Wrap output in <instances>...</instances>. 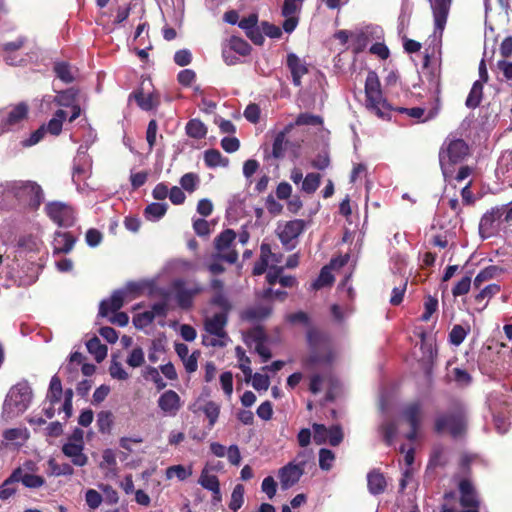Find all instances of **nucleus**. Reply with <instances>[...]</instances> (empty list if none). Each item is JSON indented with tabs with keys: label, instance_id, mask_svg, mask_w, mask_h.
<instances>
[{
	"label": "nucleus",
	"instance_id": "obj_1",
	"mask_svg": "<svg viewBox=\"0 0 512 512\" xmlns=\"http://www.w3.org/2000/svg\"><path fill=\"white\" fill-rule=\"evenodd\" d=\"M4 191L19 203L27 205L31 209H37L44 199L41 186L34 181L7 182Z\"/></svg>",
	"mask_w": 512,
	"mask_h": 512
},
{
	"label": "nucleus",
	"instance_id": "obj_2",
	"mask_svg": "<svg viewBox=\"0 0 512 512\" xmlns=\"http://www.w3.org/2000/svg\"><path fill=\"white\" fill-rule=\"evenodd\" d=\"M365 94L367 108L379 118H387L392 108L383 97L378 75L374 71H369L367 74Z\"/></svg>",
	"mask_w": 512,
	"mask_h": 512
},
{
	"label": "nucleus",
	"instance_id": "obj_3",
	"mask_svg": "<svg viewBox=\"0 0 512 512\" xmlns=\"http://www.w3.org/2000/svg\"><path fill=\"white\" fill-rule=\"evenodd\" d=\"M466 429V409L460 402H456L451 413L439 415L435 421V430L441 433L449 431L452 437H460Z\"/></svg>",
	"mask_w": 512,
	"mask_h": 512
},
{
	"label": "nucleus",
	"instance_id": "obj_4",
	"mask_svg": "<svg viewBox=\"0 0 512 512\" xmlns=\"http://www.w3.org/2000/svg\"><path fill=\"white\" fill-rule=\"evenodd\" d=\"M32 400V389L28 382H20L13 386L4 401L3 409L11 416L22 414Z\"/></svg>",
	"mask_w": 512,
	"mask_h": 512
},
{
	"label": "nucleus",
	"instance_id": "obj_5",
	"mask_svg": "<svg viewBox=\"0 0 512 512\" xmlns=\"http://www.w3.org/2000/svg\"><path fill=\"white\" fill-rule=\"evenodd\" d=\"M227 321L228 315L226 313H215L211 317H206L204 328L210 336L203 337V344L212 347H225L229 340L225 331Z\"/></svg>",
	"mask_w": 512,
	"mask_h": 512
},
{
	"label": "nucleus",
	"instance_id": "obj_6",
	"mask_svg": "<svg viewBox=\"0 0 512 512\" xmlns=\"http://www.w3.org/2000/svg\"><path fill=\"white\" fill-rule=\"evenodd\" d=\"M307 340L311 347V353L307 360L309 365H327L333 361L334 355L319 331L310 329L307 332Z\"/></svg>",
	"mask_w": 512,
	"mask_h": 512
},
{
	"label": "nucleus",
	"instance_id": "obj_7",
	"mask_svg": "<svg viewBox=\"0 0 512 512\" xmlns=\"http://www.w3.org/2000/svg\"><path fill=\"white\" fill-rule=\"evenodd\" d=\"M468 145L462 139H447L439 152V161L446 176V165L462 161L468 155Z\"/></svg>",
	"mask_w": 512,
	"mask_h": 512
},
{
	"label": "nucleus",
	"instance_id": "obj_8",
	"mask_svg": "<svg viewBox=\"0 0 512 512\" xmlns=\"http://www.w3.org/2000/svg\"><path fill=\"white\" fill-rule=\"evenodd\" d=\"M305 229V222L301 219H295L278 225L276 233L287 251L293 250L298 244V237Z\"/></svg>",
	"mask_w": 512,
	"mask_h": 512
},
{
	"label": "nucleus",
	"instance_id": "obj_9",
	"mask_svg": "<svg viewBox=\"0 0 512 512\" xmlns=\"http://www.w3.org/2000/svg\"><path fill=\"white\" fill-rule=\"evenodd\" d=\"M236 233L232 229L222 231L214 240L217 251L216 258L234 264L238 260V253L231 246L236 239Z\"/></svg>",
	"mask_w": 512,
	"mask_h": 512
},
{
	"label": "nucleus",
	"instance_id": "obj_10",
	"mask_svg": "<svg viewBox=\"0 0 512 512\" xmlns=\"http://www.w3.org/2000/svg\"><path fill=\"white\" fill-rule=\"evenodd\" d=\"M45 210L50 219L63 227H70L75 223L74 209L63 202H51L45 206Z\"/></svg>",
	"mask_w": 512,
	"mask_h": 512
},
{
	"label": "nucleus",
	"instance_id": "obj_11",
	"mask_svg": "<svg viewBox=\"0 0 512 512\" xmlns=\"http://www.w3.org/2000/svg\"><path fill=\"white\" fill-rule=\"evenodd\" d=\"M28 105L20 102L0 112V133L12 129L20 124L28 114Z\"/></svg>",
	"mask_w": 512,
	"mask_h": 512
},
{
	"label": "nucleus",
	"instance_id": "obj_12",
	"mask_svg": "<svg viewBox=\"0 0 512 512\" xmlns=\"http://www.w3.org/2000/svg\"><path fill=\"white\" fill-rule=\"evenodd\" d=\"M175 299L182 309H189L192 306L193 298L204 289L197 282L186 283L183 280L174 282Z\"/></svg>",
	"mask_w": 512,
	"mask_h": 512
},
{
	"label": "nucleus",
	"instance_id": "obj_13",
	"mask_svg": "<svg viewBox=\"0 0 512 512\" xmlns=\"http://www.w3.org/2000/svg\"><path fill=\"white\" fill-rule=\"evenodd\" d=\"M305 462L295 464L290 462L279 470L282 489L286 490L295 485L304 473Z\"/></svg>",
	"mask_w": 512,
	"mask_h": 512
},
{
	"label": "nucleus",
	"instance_id": "obj_14",
	"mask_svg": "<svg viewBox=\"0 0 512 512\" xmlns=\"http://www.w3.org/2000/svg\"><path fill=\"white\" fill-rule=\"evenodd\" d=\"M157 404L162 413L170 417L176 416L182 406L180 396L174 390H167L162 393Z\"/></svg>",
	"mask_w": 512,
	"mask_h": 512
},
{
	"label": "nucleus",
	"instance_id": "obj_15",
	"mask_svg": "<svg viewBox=\"0 0 512 512\" xmlns=\"http://www.w3.org/2000/svg\"><path fill=\"white\" fill-rule=\"evenodd\" d=\"M379 28L366 26L351 33V45L355 53L362 52L368 45L371 37L378 32Z\"/></svg>",
	"mask_w": 512,
	"mask_h": 512
},
{
	"label": "nucleus",
	"instance_id": "obj_16",
	"mask_svg": "<svg viewBox=\"0 0 512 512\" xmlns=\"http://www.w3.org/2000/svg\"><path fill=\"white\" fill-rule=\"evenodd\" d=\"M286 65L291 72L293 84L297 87L301 86L302 77L308 73L306 63L295 53H289L287 55Z\"/></svg>",
	"mask_w": 512,
	"mask_h": 512
},
{
	"label": "nucleus",
	"instance_id": "obj_17",
	"mask_svg": "<svg viewBox=\"0 0 512 512\" xmlns=\"http://www.w3.org/2000/svg\"><path fill=\"white\" fill-rule=\"evenodd\" d=\"M126 295V290L114 291L110 298L101 301L99 305V315L106 317L109 312L118 311L123 306Z\"/></svg>",
	"mask_w": 512,
	"mask_h": 512
},
{
	"label": "nucleus",
	"instance_id": "obj_18",
	"mask_svg": "<svg viewBox=\"0 0 512 512\" xmlns=\"http://www.w3.org/2000/svg\"><path fill=\"white\" fill-rule=\"evenodd\" d=\"M272 306L270 304H257L246 308L241 313V319L250 323H257L270 316Z\"/></svg>",
	"mask_w": 512,
	"mask_h": 512
},
{
	"label": "nucleus",
	"instance_id": "obj_19",
	"mask_svg": "<svg viewBox=\"0 0 512 512\" xmlns=\"http://www.w3.org/2000/svg\"><path fill=\"white\" fill-rule=\"evenodd\" d=\"M62 453L77 467H83L88 463V456L84 453V446L74 443H64Z\"/></svg>",
	"mask_w": 512,
	"mask_h": 512
},
{
	"label": "nucleus",
	"instance_id": "obj_20",
	"mask_svg": "<svg viewBox=\"0 0 512 512\" xmlns=\"http://www.w3.org/2000/svg\"><path fill=\"white\" fill-rule=\"evenodd\" d=\"M460 503L465 508H479L478 495L469 480H462L459 483Z\"/></svg>",
	"mask_w": 512,
	"mask_h": 512
},
{
	"label": "nucleus",
	"instance_id": "obj_21",
	"mask_svg": "<svg viewBox=\"0 0 512 512\" xmlns=\"http://www.w3.org/2000/svg\"><path fill=\"white\" fill-rule=\"evenodd\" d=\"M134 99L137 105L144 111L156 109L160 104V98L155 93L144 94L143 89H137L132 92L129 99Z\"/></svg>",
	"mask_w": 512,
	"mask_h": 512
},
{
	"label": "nucleus",
	"instance_id": "obj_22",
	"mask_svg": "<svg viewBox=\"0 0 512 512\" xmlns=\"http://www.w3.org/2000/svg\"><path fill=\"white\" fill-rule=\"evenodd\" d=\"M435 28L443 30L446 24L451 0H430Z\"/></svg>",
	"mask_w": 512,
	"mask_h": 512
},
{
	"label": "nucleus",
	"instance_id": "obj_23",
	"mask_svg": "<svg viewBox=\"0 0 512 512\" xmlns=\"http://www.w3.org/2000/svg\"><path fill=\"white\" fill-rule=\"evenodd\" d=\"M75 242L76 238L71 233L57 231L53 239L54 254L70 252Z\"/></svg>",
	"mask_w": 512,
	"mask_h": 512
},
{
	"label": "nucleus",
	"instance_id": "obj_24",
	"mask_svg": "<svg viewBox=\"0 0 512 512\" xmlns=\"http://www.w3.org/2000/svg\"><path fill=\"white\" fill-rule=\"evenodd\" d=\"M387 483L379 470H372L367 474V487L370 494L376 496L384 493Z\"/></svg>",
	"mask_w": 512,
	"mask_h": 512
},
{
	"label": "nucleus",
	"instance_id": "obj_25",
	"mask_svg": "<svg viewBox=\"0 0 512 512\" xmlns=\"http://www.w3.org/2000/svg\"><path fill=\"white\" fill-rule=\"evenodd\" d=\"M402 417L410 427H420L422 420V405L420 402H412L402 410Z\"/></svg>",
	"mask_w": 512,
	"mask_h": 512
},
{
	"label": "nucleus",
	"instance_id": "obj_26",
	"mask_svg": "<svg viewBox=\"0 0 512 512\" xmlns=\"http://www.w3.org/2000/svg\"><path fill=\"white\" fill-rule=\"evenodd\" d=\"M82 147L79 148L76 158L74 159V167H73V179L77 176L86 177L91 170L92 161L89 155L81 150Z\"/></svg>",
	"mask_w": 512,
	"mask_h": 512
},
{
	"label": "nucleus",
	"instance_id": "obj_27",
	"mask_svg": "<svg viewBox=\"0 0 512 512\" xmlns=\"http://www.w3.org/2000/svg\"><path fill=\"white\" fill-rule=\"evenodd\" d=\"M291 126H286L282 131L278 132L272 144L271 156L275 159L284 157L287 147L286 135L289 133Z\"/></svg>",
	"mask_w": 512,
	"mask_h": 512
},
{
	"label": "nucleus",
	"instance_id": "obj_28",
	"mask_svg": "<svg viewBox=\"0 0 512 512\" xmlns=\"http://www.w3.org/2000/svg\"><path fill=\"white\" fill-rule=\"evenodd\" d=\"M27 39L24 36L18 37L14 41L6 42L3 44L2 49L5 52L4 59L9 65H16L21 60H17L16 57L13 56V52L21 49L26 43Z\"/></svg>",
	"mask_w": 512,
	"mask_h": 512
},
{
	"label": "nucleus",
	"instance_id": "obj_29",
	"mask_svg": "<svg viewBox=\"0 0 512 512\" xmlns=\"http://www.w3.org/2000/svg\"><path fill=\"white\" fill-rule=\"evenodd\" d=\"M198 483L204 489L211 491L214 495H218V500H221L220 483L216 475L210 474L207 469H203Z\"/></svg>",
	"mask_w": 512,
	"mask_h": 512
},
{
	"label": "nucleus",
	"instance_id": "obj_30",
	"mask_svg": "<svg viewBox=\"0 0 512 512\" xmlns=\"http://www.w3.org/2000/svg\"><path fill=\"white\" fill-rule=\"evenodd\" d=\"M499 291L500 286L497 284H489L481 289L480 292L474 297V302L476 305H478L477 309L482 311L487 306L488 300L496 295Z\"/></svg>",
	"mask_w": 512,
	"mask_h": 512
},
{
	"label": "nucleus",
	"instance_id": "obj_31",
	"mask_svg": "<svg viewBox=\"0 0 512 512\" xmlns=\"http://www.w3.org/2000/svg\"><path fill=\"white\" fill-rule=\"evenodd\" d=\"M14 472H19V482H21L26 488L36 489L42 487L45 484V479L42 476L24 473L22 467H17L14 469Z\"/></svg>",
	"mask_w": 512,
	"mask_h": 512
},
{
	"label": "nucleus",
	"instance_id": "obj_32",
	"mask_svg": "<svg viewBox=\"0 0 512 512\" xmlns=\"http://www.w3.org/2000/svg\"><path fill=\"white\" fill-rule=\"evenodd\" d=\"M88 352L94 356L95 360L100 363L107 356V346L102 344L97 336L92 337L86 343Z\"/></svg>",
	"mask_w": 512,
	"mask_h": 512
},
{
	"label": "nucleus",
	"instance_id": "obj_33",
	"mask_svg": "<svg viewBox=\"0 0 512 512\" xmlns=\"http://www.w3.org/2000/svg\"><path fill=\"white\" fill-rule=\"evenodd\" d=\"M336 263L337 260H332L329 266H324L321 269L318 278L312 284L313 289L318 290L325 286H329L334 282V276L331 273V269L336 265Z\"/></svg>",
	"mask_w": 512,
	"mask_h": 512
},
{
	"label": "nucleus",
	"instance_id": "obj_34",
	"mask_svg": "<svg viewBox=\"0 0 512 512\" xmlns=\"http://www.w3.org/2000/svg\"><path fill=\"white\" fill-rule=\"evenodd\" d=\"M204 162L209 168L227 167L229 164L228 158L223 157L216 149H208L204 152Z\"/></svg>",
	"mask_w": 512,
	"mask_h": 512
},
{
	"label": "nucleus",
	"instance_id": "obj_35",
	"mask_svg": "<svg viewBox=\"0 0 512 512\" xmlns=\"http://www.w3.org/2000/svg\"><path fill=\"white\" fill-rule=\"evenodd\" d=\"M63 394L61 380L57 375L52 376L46 395V400L55 405L61 400Z\"/></svg>",
	"mask_w": 512,
	"mask_h": 512
},
{
	"label": "nucleus",
	"instance_id": "obj_36",
	"mask_svg": "<svg viewBox=\"0 0 512 512\" xmlns=\"http://www.w3.org/2000/svg\"><path fill=\"white\" fill-rule=\"evenodd\" d=\"M18 474L19 472H14L13 470L10 476L0 485L1 500H8L16 493L15 484L19 482Z\"/></svg>",
	"mask_w": 512,
	"mask_h": 512
},
{
	"label": "nucleus",
	"instance_id": "obj_37",
	"mask_svg": "<svg viewBox=\"0 0 512 512\" xmlns=\"http://www.w3.org/2000/svg\"><path fill=\"white\" fill-rule=\"evenodd\" d=\"M224 46L237 53L239 56H247L251 52V46L249 43L237 36L230 37Z\"/></svg>",
	"mask_w": 512,
	"mask_h": 512
},
{
	"label": "nucleus",
	"instance_id": "obj_38",
	"mask_svg": "<svg viewBox=\"0 0 512 512\" xmlns=\"http://www.w3.org/2000/svg\"><path fill=\"white\" fill-rule=\"evenodd\" d=\"M66 117L67 113L64 110H57L52 119H50L45 126V131L55 136L59 135L62 131V125Z\"/></svg>",
	"mask_w": 512,
	"mask_h": 512
},
{
	"label": "nucleus",
	"instance_id": "obj_39",
	"mask_svg": "<svg viewBox=\"0 0 512 512\" xmlns=\"http://www.w3.org/2000/svg\"><path fill=\"white\" fill-rule=\"evenodd\" d=\"M483 97V83L481 81H475L468 94L465 105L470 109H475L481 103Z\"/></svg>",
	"mask_w": 512,
	"mask_h": 512
},
{
	"label": "nucleus",
	"instance_id": "obj_40",
	"mask_svg": "<svg viewBox=\"0 0 512 512\" xmlns=\"http://www.w3.org/2000/svg\"><path fill=\"white\" fill-rule=\"evenodd\" d=\"M186 134L194 139H202L207 134V128L199 119H191L185 127Z\"/></svg>",
	"mask_w": 512,
	"mask_h": 512
},
{
	"label": "nucleus",
	"instance_id": "obj_41",
	"mask_svg": "<svg viewBox=\"0 0 512 512\" xmlns=\"http://www.w3.org/2000/svg\"><path fill=\"white\" fill-rule=\"evenodd\" d=\"M168 205L166 203L154 202L149 204L144 211L145 217L150 221H158L167 212Z\"/></svg>",
	"mask_w": 512,
	"mask_h": 512
},
{
	"label": "nucleus",
	"instance_id": "obj_42",
	"mask_svg": "<svg viewBox=\"0 0 512 512\" xmlns=\"http://www.w3.org/2000/svg\"><path fill=\"white\" fill-rule=\"evenodd\" d=\"M324 382H328L331 386L334 385V378L329 374L321 375V374H313L310 377L309 390L313 394H317L321 391V387Z\"/></svg>",
	"mask_w": 512,
	"mask_h": 512
},
{
	"label": "nucleus",
	"instance_id": "obj_43",
	"mask_svg": "<svg viewBox=\"0 0 512 512\" xmlns=\"http://www.w3.org/2000/svg\"><path fill=\"white\" fill-rule=\"evenodd\" d=\"M54 72L64 83H71L75 79L71 66L66 62L55 63Z\"/></svg>",
	"mask_w": 512,
	"mask_h": 512
},
{
	"label": "nucleus",
	"instance_id": "obj_44",
	"mask_svg": "<svg viewBox=\"0 0 512 512\" xmlns=\"http://www.w3.org/2000/svg\"><path fill=\"white\" fill-rule=\"evenodd\" d=\"M379 430L386 444L391 446L398 432L397 424L394 421H386L381 424Z\"/></svg>",
	"mask_w": 512,
	"mask_h": 512
},
{
	"label": "nucleus",
	"instance_id": "obj_45",
	"mask_svg": "<svg viewBox=\"0 0 512 512\" xmlns=\"http://www.w3.org/2000/svg\"><path fill=\"white\" fill-rule=\"evenodd\" d=\"M84 360V356L80 352H74L70 356V360L68 365L65 367V370L68 373V379L74 380L78 373V366H82Z\"/></svg>",
	"mask_w": 512,
	"mask_h": 512
},
{
	"label": "nucleus",
	"instance_id": "obj_46",
	"mask_svg": "<svg viewBox=\"0 0 512 512\" xmlns=\"http://www.w3.org/2000/svg\"><path fill=\"white\" fill-rule=\"evenodd\" d=\"M165 475L167 479L177 477L180 481H183L192 475V469L191 467L186 468L183 465H173L166 469Z\"/></svg>",
	"mask_w": 512,
	"mask_h": 512
},
{
	"label": "nucleus",
	"instance_id": "obj_47",
	"mask_svg": "<svg viewBox=\"0 0 512 512\" xmlns=\"http://www.w3.org/2000/svg\"><path fill=\"white\" fill-rule=\"evenodd\" d=\"M321 177L317 173H308L302 181L301 189L305 193H314L320 185Z\"/></svg>",
	"mask_w": 512,
	"mask_h": 512
},
{
	"label": "nucleus",
	"instance_id": "obj_48",
	"mask_svg": "<svg viewBox=\"0 0 512 512\" xmlns=\"http://www.w3.org/2000/svg\"><path fill=\"white\" fill-rule=\"evenodd\" d=\"M211 303L221 309L220 313H226V315L232 309V304L224 291L216 292L211 299Z\"/></svg>",
	"mask_w": 512,
	"mask_h": 512
},
{
	"label": "nucleus",
	"instance_id": "obj_49",
	"mask_svg": "<svg viewBox=\"0 0 512 512\" xmlns=\"http://www.w3.org/2000/svg\"><path fill=\"white\" fill-rule=\"evenodd\" d=\"M244 502V486L241 484H237L231 494V499L229 503V508L236 512L241 508Z\"/></svg>",
	"mask_w": 512,
	"mask_h": 512
},
{
	"label": "nucleus",
	"instance_id": "obj_50",
	"mask_svg": "<svg viewBox=\"0 0 512 512\" xmlns=\"http://www.w3.org/2000/svg\"><path fill=\"white\" fill-rule=\"evenodd\" d=\"M51 474L54 476H72L74 474L73 467L68 463L58 464L54 459L48 461Z\"/></svg>",
	"mask_w": 512,
	"mask_h": 512
},
{
	"label": "nucleus",
	"instance_id": "obj_51",
	"mask_svg": "<svg viewBox=\"0 0 512 512\" xmlns=\"http://www.w3.org/2000/svg\"><path fill=\"white\" fill-rule=\"evenodd\" d=\"M255 334H256L255 351L262 358V361L266 362L271 358L272 355H271L270 349L263 342L265 335H264L263 331H261V330L256 331Z\"/></svg>",
	"mask_w": 512,
	"mask_h": 512
},
{
	"label": "nucleus",
	"instance_id": "obj_52",
	"mask_svg": "<svg viewBox=\"0 0 512 512\" xmlns=\"http://www.w3.org/2000/svg\"><path fill=\"white\" fill-rule=\"evenodd\" d=\"M200 183V178L196 173H186L180 179L181 187L187 192H194Z\"/></svg>",
	"mask_w": 512,
	"mask_h": 512
},
{
	"label": "nucleus",
	"instance_id": "obj_53",
	"mask_svg": "<svg viewBox=\"0 0 512 512\" xmlns=\"http://www.w3.org/2000/svg\"><path fill=\"white\" fill-rule=\"evenodd\" d=\"M75 98L76 92L73 89H67L65 91L59 92L56 95L54 102L59 106L69 107L73 105V103L75 102Z\"/></svg>",
	"mask_w": 512,
	"mask_h": 512
},
{
	"label": "nucleus",
	"instance_id": "obj_54",
	"mask_svg": "<svg viewBox=\"0 0 512 512\" xmlns=\"http://www.w3.org/2000/svg\"><path fill=\"white\" fill-rule=\"evenodd\" d=\"M203 412L209 420V426L213 427L220 414V406L214 401H209L203 407Z\"/></svg>",
	"mask_w": 512,
	"mask_h": 512
},
{
	"label": "nucleus",
	"instance_id": "obj_55",
	"mask_svg": "<svg viewBox=\"0 0 512 512\" xmlns=\"http://www.w3.org/2000/svg\"><path fill=\"white\" fill-rule=\"evenodd\" d=\"M127 364L132 368L140 367L145 362L144 351L141 347H135L130 352L126 360Z\"/></svg>",
	"mask_w": 512,
	"mask_h": 512
},
{
	"label": "nucleus",
	"instance_id": "obj_56",
	"mask_svg": "<svg viewBox=\"0 0 512 512\" xmlns=\"http://www.w3.org/2000/svg\"><path fill=\"white\" fill-rule=\"evenodd\" d=\"M335 460V454L326 448H322L319 451V467L322 470H330Z\"/></svg>",
	"mask_w": 512,
	"mask_h": 512
},
{
	"label": "nucleus",
	"instance_id": "obj_57",
	"mask_svg": "<svg viewBox=\"0 0 512 512\" xmlns=\"http://www.w3.org/2000/svg\"><path fill=\"white\" fill-rule=\"evenodd\" d=\"M468 329L461 325H454L449 333V341L455 346H459L466 338Z\"/></svg>",
	"mask_w": 512,
	"mask_h": 512
},
{
	"label": "nucleus",
	"instance_id": "obj_58",
	"mask_svg": "<svg viewBox=\"0 0 512 512\" xmlns=\"http://www.w3.org/2000/svg\"><path fill=\"white\" fill-rule=\"evenodd\" d=\"M144 377L147 379H151L158 390L164 389L167 385L166 382L161 377L158 369L155 367H147L144 372Z\"/></svg>",
	"mask_w": 512,
	"mask_h": 512
},
{
	"label": "nucleus",
	"instance_id": "obj_59",
	"mask_svg": "<svg viewBox=\"0 0 512 512\" xmlns=\"http://www.w3.org/2000/svg\"><path fill=\"white\" fill-rule=\"evenodd\" d=\"M312 428L314 442L318 445L326 443L328 439L329 428H327L323 424L317 423H314Z\"/></svg>",
	"mask_w": 512,
	"mask_h": 512
},
{
	"label": "nucleus",
	"instance_id": "obj_60",
	"mask_svg": "<svg viewBox=\"0 0 512 512\" xmlns=\"http://www.w3.org/2000/svg\"><path fill=\"white\" fill-rule=\"evenodd\" d=\"M495 272H496L495 266H489V267H486L485 269L481 270L474 279V282H473L474 287L479 289L485 281H488L493 278V276L495 275Z\"/></svg>",
	"mask_w": 512,
	"mask_h": 512
},
{
	"label": "nucleus",
	"instance_id": "obj_61",
	"mask_svg": "<svg viewBox=\"0 0 512 512\" xmlns=\"http://www.w3.org/2000/svg\"><path fill=\"white\" fill-rule=\"evenodd\" d=\"M85 501L90 509L95 510L101 505L103 497L95 489H88L85 493Z\"/></svg>",
	"mask_w": 512,
	"mask_h": 512
},
{
	"label": "nucleus",
	"instance_id": "obj_62",
	"mask_svg": "<svg viewBox=\"0 0 512 512\" xmlns=\"http://www.w3.org/2000/svg\"><path fill=\"white\" fill-rule=\"evenodd\" d=\"M438 308V300L434 297H427L424 302V312L421 316L422 321H429L432 314L436 312Z\"/></svg>",
	"mask_w": 512,
	"mask_h": 512
},
{
	"label": "nucleus",
	"instance_id": "obj_63",
	"mask_svg": "<svg viewBox=\"0 0 512 512\" xmlns=\"http://www.w3.org/2000/svg\"><path fill=\"white\" fill-rule=\"evenodd\" d=\"M471 287V277L465 276L460 281L456 283V285L452 289V294L454 297L465 295L469 292Z\"/></svg>",
	"mask_w": 512,
	"mask_h": 512
},
{
	"label": "nucleus",
	"instance_id": "obj_64",
	"mask_svg": "<svg viewBox=\"0 0 512 512\" xmlns=\"http://www.w3.org/2000/svg\"><path fill=\"white\" fill-rule=\"evenodd\" d=\"M109 373L112 378L117 380H127L129 375L122 367V364L116 360H112L109 367Z\"/></svg>",
	"mask_w": 512,
	"mask_h": 512
}]
</instances>
